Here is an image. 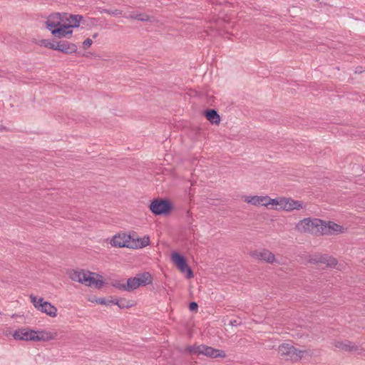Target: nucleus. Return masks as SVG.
<instances>
[{
	"label": "nucleus",
	"instance_id": "1",
	"mask_svg": "<svg viewBox=\"0 0 365 365\" xmlns=\"http://www.w3.org/2000/svg\"><path fill=\"white\" fill-rule=\"evenodd\" d=\"M83 19L81 15L57 12L48 16L44 25L53 36L69 38L73 35V29L78 28Z\"/></svg>",
	"mask_w": 365,
	"mask_h": 365
},
{
	"label": "nucleus",
	"instance_id": "2",
	"mask_svg": "<svg viewBox=\"0 0 365 365\" xmlns=\"http://www.w3.org/2000/svg\"><path fill=\"white\" fill-rule=\"evenodd\" d=\"M150 239L147 236L138 237L124 232L118 233L110 240L111 246L116 248L143 249L148 245Z\"/></svg>",
	"mask_w": 365,
	"mask_h": 365
},
{
	"label": "nucleus",
	"instance_id": "3",
	"mask_svg": "<svg viewBox=\"0 0 365 365\" xmlns=\"http://www.w3.org/2000/svg\"><path fill=\"white\" fill-rule=\"evenodd\" d=\"M323 220L317 217H306L299 220L295 225V230L299 233H307L315 236H322Z\"/></svg>",
	"mask_w": 365,
	"mask_h": 365
},
{
	"label": "nucleus",
	"instance_id": "4",
	"mask_svg": "<svg viewBox=\"0 0 365 365\" xmlns=\"http://www.w3.org/2000/svg\"><path fill=\"white\" fill-rule=\"evenodd\" d=\"M91 272H85L83 270L82 271H74L71 274V279L73 281L78 282L82 284H85L87 286L95 285V287L98 289H100L104 284V282L103 280L96 279L93 277H91Z\"/></svg>",
	"mask_w": 365,
	"mask_h": 365
},
{
	"label": "nucleus",
	"instance_id": "5",
	"mask_svg": "<svg viewBox=\"0 0 365 365\" xmlns=\"http://www.w3.org/2000/svg\"><path fill=\"white\" fill-rule=\"evenodd\" d=\"M278 352L284 359L296 362L302 358L307 351L296 349L289 344H282L279 346Z\"/></svg>",
	"mask_w": 365,
	"mask_h": 365
},
{
	"label": "nucleus",
	"instance_id": "6",
	"mask_svg": "<svg viewBox=\"0 0 365 365\" xmlns=\"http://www.w3.org/2000/svg\"><path fill=\"white\" fill-rule=\"evenodd\" d=\"M346 227L332 220H323L322 236L339 235L345 233Z\"/></svg>",
	"mask_w": 365,
	"mask_h": 365
},
{
	"label": "nucleus",
	"instance_id": "7",
	"mask_svg": "<svg viewBox=\"0 0 365 365\" xmlns=\"http://www.w3.org/2000/svg\"><path fill=\"white\" fill-rule=\"evenodd\" d=\"M171 259L176 267L182 272L186 274L187 279L194 277L193 272L187 264L186 258L180 254V252H172Z\"/></svg>",
	"mask_w": 365,
	"mask_h": 365
},
{
	"label": "nucleus",
	"instance_id": "8",
	"mask_svg": "<svg viewBox=\"0 0 365 365\" xmlns=\"http://www.w3.org/2000/svg\"><path fill=\"white\" fill-rule=\"evenodd\" d=\"M170 208V204L167 200H155L150 205V210L155 215L167 214Z\"/></svg>",
	"mask_w": 365,
	"mask_h": 365
},
{
	"label": "nucleus",
	"instance_id": "9",
	"mask_svg": "<svg viewBox=\"0 0 365 365\" xmlns=\"http://www.w3.org/2000/svg\"><path fill=\"white\" fill-rule=\"evenodd\" d=\"M268 195H245L243 197L244 201L254 206H264L267 208Z\"/></svg>",
	"mask_w": 365,
	"mask_h": 365
},
{
	"label": "nucleus",
	"instance_id": "10",
	"mask_svg": "<svg viewBox=\"0 0 365 365\" xmlns=\"http://www.w3.org/2000/svg\"><path fill=\"white\" fill-rule=\"evenodd\" d=\"M251 256L256 259L264 261L270 264H280V260L276 257L273 252H250Z\"/></svg>",
	"mask_w": 365,
	"mask_h": 365
},
{
	"label": "nucleus",
	"instance_id": "11",
	"mask_svg": "<svg viewBox=\"0 0 365 365\" xmlns=\"http://www.w3.org/2000/svg\"><path fill=\"white\" fill-rule=\"evenodd\" d=\"M36 334V331L26 328L19 329L13 334L16 340L33 341L32 336Z\"/></svg>",
	"mask_w": 365,
	"mask_h": 365
},
{
	"label": "nucleus",
	"instance_id": "12",
	"mask_svg": "<svg viewBox=\"0 0 365 365\" xmlns=\"http://www.w3.org/2000/svg\"><path fill=\"white\" fill-rule=\"evenodd\" d=\"M55 51H58L67 54H71L77 51L76 44L66 41H60L56 42Z\"/></svg>",
	"mask_w": 365,
	"mask_h": 365
},
{
	"label": "nucleus",
	"instance_id": "13",
	"mask_svg": "<svg viewBox=\"0 0 365 365\" xmlns=\"http://www.w3.org/2000/svg\"><path fill=\"white\" fill-rule=\"evenodd\" d=\"M202 354L206 356L211 357V358H225L226 356V354L224 351L214 349L211 346H208L207 345L203 344V346H202Z\"/></svg>",
	"mask_w": 365,
	"mask_h": 365
},
{
	"label": "nucleus",
	"instance_id": "14",
	"mask_svg": "<svg viewBox=\"0 0 365 365\" xmlns=\"http://www.w3.org/2000/svg\"><path fill=\"white\" fill-rule=\"evenodd\" d=\"M304 204L302 202L299 200H295L292 198H286L284 197V202H283V210L286 211H292L294 210H300L303 208Z\"/></svg>",
	"mask_w": 365,
	"mask_h": 365
},
{
	"label": "nucleus",
	"instance_id": "15",
	"mask_svg": "<svg viewBox=\"0 0 365 365\" xmlns=\"http://www.w3.org/2000/svg\"><path fill=\"white\" fill-rule=\"evenodd\" d=\"M309 262L314 264H325L328 267H334L337 264V260L332 257L325 255L318 258H311Z\"/></svg>",
	"mask_w": 365,
	"mask_h": 365
},
{
	"label": "nucleus",
	"instance_id": "16",
	"mask_svg": "<svg viewBox=\"0 0 365 365\" xmlns=\"http://www.w3.org/2000/svg\"><path fill=\"white\" fill-rule=\"evenodd\" d=\"M36 333L32 338L34 341H48L54 339L56 336V333H52L43 330L36 331Z\"/></svg>",
	"mask_w": 365,
	"mask_h": 365
},
{
	"label": "nucleus",
	"instance_id": "17",
	"mask_svg": "<svg viewBox=\"0 0 365 365\" xmlns=\"http://www.w3.org/2000/svg\"><path fill=\"white\" fill-rule=\"evenodd\" d=\"M38 310L51 317H55L57 315V308L50 302L44 300L42 304H38Z\"/></svg>",
	"mask_w": 365,
	"mask_h": 365
},
{
	"label": "nucleus",
	"instance_id": "18",
	"mask_svg": "<svg viewBox=\"0 0 365 365\" xmlns=\"http://www.w3.org/2000/svg\"><path fill=\"white\" fill-rule=\"evenodd\" d=\"M334 346L339 349L348 352L356 351L359 349L358 346L348 340L344 341H336L334 342Z\"/></svg>",
	"mask_w": 365,
	"mask_h": 365
},
{
	"label": "nucleus",
	"instance_id": "19",
	"mask_svg": "<svg viewBox=\"0 0 365 365\" xmlns=\"http://www.w3.org/2000/svg\"><path fill=\"white\" fill-rule=\"evenodd\" d=\"M137 278L138 285L145 287L153 283V277L148 272L138 273L135 276Z\"/></svg>",
	"mask_w": 365,
	"mask_h": 365
},
{
	"label": "nucleus",
	"instance_id": "20",
	"mask_svg": "<svg viewBox=\"0 0 365 365\" xmlns=\"http://www.w3.org/2000/svg\"><path fill=\"white\" fill-rule=\"evenodd\" d=\"M283 202L284 197H279L274 199L269 197L267 209L282 210Z\"/></svg>",
	"mask_w": 365,
	"mask_h": 365
},
{
	"label": "nucleus",
	"instance_id": "21",
	"mask_svg": "<svg viewBox=\"0 0 365 365\" xmlns=\"http://www.w3.org/2000/svg\"><path fill=\"white\" fill-rule=\"evenodd\" d=\"M125 18H130L132 19H136L141 21H148L149 17L145 14L140 13L137 11H130L129 14H125L123 15Z\"/></svg>",
	"mask_w": 365,
	"mask_h": 365
},
{
	"label": "nucleus",
	"instance_id": "22",
	"mask_svg": "<svg viewBox=\"0 0 365 365\" xmlns=\"http://www.w3.org/2000/svg\"><path fill=\"white\" fill-rule=\"evenodd\" d=\"M206 118L212 124H219L220 117L215 110H209L205 113Z\"/></svg>",
	"mask_w": 365,
	"mask_h": 365
},
{
	"label": "nucleus",
	"instance_id": "23",
	"mask_svg": "<svg viewBox=\"0 0 365 365\" xmlns=\"http://www.w3.org/2000/svg\"><path fill=\"white\" fill-rule=\"evenodd\" d=\"M203 346V344L197 345L194 344L192 346H188L185 349V351H187L190 354H197L200 355L202 354V350Z\"/></svg>",
	"mask_w": 365,
	"mask_h": 365
},
{
	"label": "nucleus",
	"instance_id": "24",
	"mask_svg": "<svg viewBox=\"0 0 365 365\" xmlns=\"http://www.w3.org/2000/svg\"><path fill=\"white\" fill-rule=\"evenodd\" d=\"M125 287L128 292L133 291L140 287L139 285H138L137 278L135 277L128 279Z\"/></svg>",
	"mask_w": 365,
	"mask_h": 365
},
{
	"label": "nucleus",
	"instance_id": "25",
	"mask_svg": "<svg viewBox=\"0 0 365 365\" xmlns=\"http://www.w3.org/2000/svg\"><path fill=\"white\" fill-rule=\"evenodd\" d=\"M56 42L54 41H51L50 39H42L40 41V46H43L47 48H51L53 50L56 49Z\"/></svg>",
	"mask_w": 365,
	"mask_h": 365
},
{
	"label": "nucleus",
	"instance_id": "26",
	"mask_svg": "<svg viewBox=\"0 0 365 365\" xmlns=\"http://www.w3.org/2000/svg\"><path fill=\"white\" fill-rule=\"evenodd\" d=\"M30 299H31V301L33 303L34 306L37 309H38V304H42L43 302V298L41 297V298L38 299L34 294H31L30 295Z\"/></svg>",
	"mask_w": 365,
	"mask_h": 365
},
{
	"label": "nucleus",
	"instance_id": "27",
	"mask_svg": "<svg viewBox=\"0 0 365 365\" xmlns=\"http://www.w3.org/2000/svg\"><path fill=\"white\" fill-rule=\"evenodd\" d=\"M101 12H105L106 14H110V15H113L115 16H120L122 15L123 16L125 14H123L122 10H119V9H115V10L103 9Z\"/></svg>",
	"mask_w": 365,
	"mask_h": 365
},
{
	"label": "nucleus",
	"instance_id": "28",
	"mask_svg": "<svg viewBox=\"0 0 365 365\" xmlns=\"http://www.w3.org/2000/svg\"><path fill=\"white\" fill-rule=\"evenodd\" d=\"M118 306L120 309H123V308H129V307H130L132 306V304L130 303L129 301H128L127 299L123 298V299H118Z\"/></svg>",
	"mask_w": 365,
	"mask_h": 365
},
{
	"label": "nucleus",
	"instance_id": "29",
	"mask_svg": "<svg viewBox=\"0 0 365 365\" xmlns=\"http://www.w3.org/2000/svg\"><path fill=\"white\" fill-rule=\"evenodd\" d=\"M126 284L120 283L119 281H116L113 283V286L117 289H119L120 290L127 291Z\"/></svg>",
	"mask_w": 365,
	"mask_h": 365
},
{
	"label": "nucleus",
	"instance_id": "30",
	"mask_svg": "<svg viewBox=\"0 0 365 365\" xmlns=\"http://www.w3.org/2000/svg\"><path fill=\"white\" fill-rule=\"evenodd\" d=\"M189 309L192 312H197L198 309V304L195 302H192L189 304Z\"/></svg>",
	"mask_w": 365,
	"mask_h": 365
},
{
	"label": "nucleus",
	"instance_id": "31",
	"mask_svg": "<svg viewBox=\"0 0 365 365\" xmlns=\"http://www.w3.org/2000/svg\"><path fill=\"white\" fill-rule=\"evenodd\" d=\"M96 302L102 305H109L108 300L105 298H98L96 299Z\"/></svg>",
	"mask_w": 365,
	"mask_h": 365
},
{
	"label": "nucleus",
	"instance_id": "32",
	"mask_svg": "<svg viewBox=\"0 0 365 365\" xmlns=\"http://www.w3.org/2000/svg\"><path fill=\"white\" fill-rule=\"evenodd\" d=\"M92 43H93V41L91 38H86L83 42V48H89L92 45Z\"/></svg>",
	"mask_w": 365,
	"mask_h": 365
},
{
	"label": "nucleus",
	"instance_id": "33",
	"mask_svg": "<svg viewBox=\"0 0 365 365\" xmlns=\"http://www.w3.org/2000/svg\"><path fill=\"white\" fill-rule=\"evenodd\" d=\"M240 324H242V322H238L236 319L231 320L230 322V325L232 326V327H236V326H238V325H240Z\"/></svg>",
	"mask_w": 365,
	"mask_h": 365
},
{
	"label": "nucleus",
	"instance_id": "34",
	"mask_svg": "<svg viewBox=\"0 0 365 365\" xmlns=\"http://www.w3.org/2000/svg\"><path fill=\"white\" fill-rule=\"evenodd\" d=\"M108 303H109V305L110 304H116V305H118V299H115L108 300Z\"/></svg>",
	"mask_w": 365,
	"mask_h": 365
},
{
	"label": "nucleus",
	"instance_id": "35",
	"mask_svg": "<svg viewBox=\"0 0 365 365\" xmlns=\"http://www.w3.org/2000/svg\"><path fill=\"white\" fill-rule=\"evenodd\" d=\"M96 21L94 19H88V21L86 23L87 25L88 24H91V25H94L96 24Z\"/></svg>",
	"mask_w": 365,
	"mask_h": 365
},
{
	"label": "nucleus",
	"instance_id": "36",
	"mask_svg": "<svg viewBox=\"0 0 365 365\" xmlns=\"http://www.w3.org/2000/svg\"><path fill=\"white\" fill-rule=\"evenodd\" d=\"M97 36H98V34H97V33H96V34H94L93 35V38H96Z\"/></svg>",
	"mask_w": 365,
	"mask_h": 365
}]
</instances>
